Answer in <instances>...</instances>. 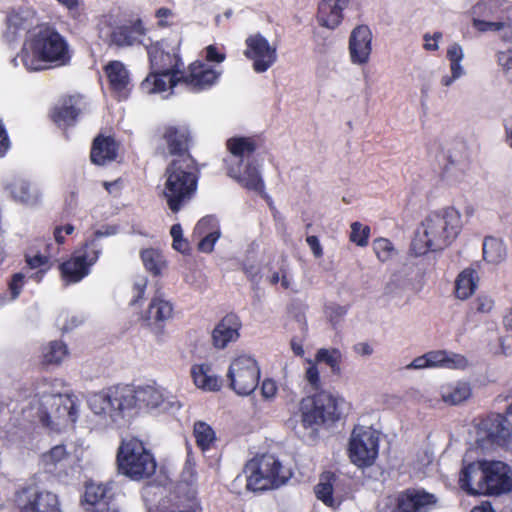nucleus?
I'll use <instances>...</instances> for the list:
<instances>
[{
    "mask_svg": "<svg viewBox=\"0 0 512 512\" xmlns=\"http://www.w3.org/2000/svg\"><path fill=\"white\" fill-rule=\"evenodd\" d=\"M163 197L168 208L179 212L196 195L200 169L193 156L174 158L164 172Z\"/></svg>",
    "mask_w": 512,
    "mask_h": 512,
    "instance_id": "1",
    "label": "nucleus"
},
{
    "mask_svg": "<svg viewBox=\"0 0 512 512\" xmlns=\"http://www.w3.org/2000/svg\"><path fill=\"white\" fill-rule=\"evenodd\" d=\"M421 226V243L416 240L412 243V250L416 255L441 251L450 246L459 236L463 223L460 212L449 206L429 213Z\"/></svg>",
    "mask_w": 512,
    "mask_h": 512,
    "instance_id": "2",
    "label": "nucleus"
},
{
    "mask_svg": "<svg viewBox=\"0 0 512 512\" xmlns=\"http://www.w3.org/2000/svg\"><path fill=\"white\" fill-rule=\"evenodd\" d=\"M258 148L256 137L234 136L226 141V149L234 159H225L227 175L243 188L263 193L265 184L257 161L252 158Z\"/></svg>",
    "mask_w": 512,
    "mask_h": 512,
    "instance_id": "3",
    "label": "nucleus"
},
{
    "mask_svg": "<svg viewBox=\"0 0 512 512\" xmlns=\"http://www.w3.org/2000/svg\"><path fill=\"white\" fill-rule=\"evenodd\" d=\"M345 400L328 391H321L300 402L301 421L297 434L305 440L314 441L319 429L326 423L338 421L344 410Z\"/></svg>",
    "mask_w": 512,
    "mask_h": 512,
    "instance_id": "4",
    "label": "nucleus"
},
{
    "mask_svg": "<svg viewBox=\"0 0 512 512\" xmlns=\"http://www.w3.org/2000/svg\"><path fill=\"white\" fill-rule=\"evenodd\" d=\"M88 404L105 425L131 417L139 407L136 389L130 386H114L95 393L89 398Z\"/></svg>",
    "mask_w": 512,
    "mask_h": 512,
    "instance_id": "5",
    "label": "nucleus"
},
{
    "mask_svg": "<svg viewBox=\"0 0 512 512\" xmlns=\"http://www.w3.org/2000/svg\"><path fill=\"white\" fill-rule=\"evenodd\" d=\"M28 54L23 61L26 66L39 70L40 63L66 65L71 55L66 39L54 28L44 27L27 41Z\"/></svg>",
    "mask_w": 512,
    "mask_h": 512,
    "instance_id": "6",
    "label": "nucleus"
},
{
    "mask_svg": "<svg viewBox=\"0 0 512 512\" xmlns=\"http://www.w3.org/2000/svg\"><path fill=\"white\" fill-rule=\"evenodd\" d=\"M246 488L257 492L278 488L285 484L290 472L272 454H262L250 459L243 468Z\"/></svg>",
    "mask_w": 512,
    "mask_h": 512,
    "instance_id": "7",
    "label": "nucleus"
},
{
    "mask_svg": "<svg viewBox=\"0 0 512 512\" xmlns=\"http://www.w3.org/2000/svg\"><path fill=\"white\" fill-rule=\"evenodd\" d=\"M116 461L120 473L135 481L150 478L157 466L152 453L142 441L134 437L122 440Z\"/></svg>",
    "mask_w": 512,
    "mask_h": 512,
    "instance_id": "8",
    "label": "nucleus"
},
{
    "mask_svg": "<svg viewBox=\"0 0 512 512\" xmlns=\"http://www.w3.org/2000/svg\"><path fill=\"white\" fill-rule=\"evenodd\" d=\"M115 232L113 227H107L105 231L97 230L94 237L88 239L74 252L72 257L59 265L63 280L67 283H77L90 273V268L98 261L101 248L97 240L100 237L111 235Z\"/></svg>",
    "mask_w": 512,
    "mask_h": 512,
    "instance_id": "9",
    "label": "nucleus"
},
{
    "mask_svg": "<svg viewBox=\"0 0 512 512\" xmlns=\"http://www.w3.org/2000/svg\"><path fill=\"white\" fill-rule=\"evenodd\" d=\"M38 417L43 426L60 429L76 421L77 401L70 395H43L40 400Z\"/></svg>",
    "mask_w": 512,
    "mask_h": 512,
    "instance_id": "10",
    "label": "nucleus"
},
{
    "mask_svg": "<svg viewBox=\"0 0 512 512\" xmlns=\"http://www.w3.org/2000/svg\"><path fill=\"white\" fill-rule=\"evenodd\" d=\"M438 497L424 489H407L385 497L379 503V512H431L437 507Z\"/></svg>",
    "mask_w": 512,
    "mask_h": 512,
    "instance_id": "11",
    "label": "nucleus"
},
{
    "mask_svg": "<svg viewBox=\"0 0 512 512\" xmlns=\"http://www.w3.org/2000/svg\"><path fill=\"white\" fill-rule=\"evenodd\" d=\"M379 438L371 427L357 426L349 440V457L358 467L371 466L378 455Z\"/></svg>",
    "mask_w": 512,
    "mask_h": 512,
    "instance_id": "12",
    "label": "nucleus"
},
{
    "mask_svg": "<svg viewBox=\"0 0 512 512\" xmlns=\"http://www.w3.org/2000/svg\"><path fill=\"white\" fill-rule=\"evenodd\" d=\"M260 370L256 360L242 355L235 358L228 369L229 387L240 396L251 394L257 387Z\"/></svg>",
    "mask_w": 512,
    "mask_h": 512,
    "instance_id": "13",
    "label": "nucleus"
},
{
    "mask_svg": "<svg viewBox=\"0 0 512 512\" xmlns=\"http://www.w3.org/2000/svg\"><path fill=\"white\" fill-rule=\"evenodd\" d=\"M149 68L162 72L181 73L183 62L180 56V41L161 39L145 45Z\"/></svg>",
    "mask_w": 512,
    "mask_h": 512,
    "instance_id": "14",
    "label": "nucleus"
},
{
    "mask_svg": "<svg viewBox=\"0 0 512 512\" xmlns=\"http://www.w3.org/2000/svg\"><path fill=\"white\" fill-rule=\"evenodd\" d=\"M15 503L20 512H61L58 496L50 491L27 487L16 493Z\"/></svg>",
    "mask_w": 512,
    "mask_h": 512,
    "instance_id": "15",
    "label": "nucleus"
},
{
    "mask_svg": "<svg viewBox=\"0 0 512 512\" xmlns=\"http://www.w3.org/2000/svg\"><path fill=\"white\" fill-rule=\"evenodd\" d=\"M244 56L252 61L256 73L266 72L277 61V48L260 33L249 35L245 40Z\"/></svg>",
    "mask_w": 512,
    "mask_h": 512,
    "instance_id": "16",
    "label": "nucleus"
},
{
    "mask_svg": "<svg viewBox=\"0 0 512 512\" xmlns=\"http://www.w3.org/2000/svg\"><path fill=\"white\" fill-rule=\"evenodd\" d=\"M156 137L166 144L170 155L176 158L192 156L190 153L192 135L188 126L165 124L157 128Z\"/></svg>",
    "mask_w": 512,
    "mask_h": 512,
    "instance_id": "17",
    "label": "nucleus"
},
{
    "mask_svg": "<svg viewBox=\"0 0 512 512\" xmlns=\"http://www.w3.org/2000/svg\"><path fill=\"white\" fill-rule=\"evenodd\" d=\"M220 72L201 61H195L188 67V72L181 70V84L192 92H201L211 88L218 80Z\"/></svg>",
    "mask_w": 512,
    "mask_h": 512,
    "instance_id": "18",
    "label": "nucleus"
},
{
    "mask_svg": "<svg viewBox=\"0 0 512 512\" xmlns=\"http://www.w3.org/2000/svg\"><path fill=\"white\" fill-rule=\"evenodd\" d=\"M37 14L29 6L13 8L6 15V29L3 37L7 42H14L22 33L30 31L36 24Z\"/></svg>",
    "mask_w": 512,
    "mask_h": 512,
    "instance_id": "19",
    "label": "nucleus"
},
{
    "mask_svg": "<svg viewBox=\"0 0 512 512\" xmlns=\"http://www.w3.org/2000/svg\"><path fill=\"white\" fill-rule=\"evenodd\" d=\"M83 105L82 96H65L50 110L49 117L59 128L67 129L76 124L82 113Z\"/></svg>",
    "mask_w": 512,
    "mask_h": 512,
    "instance_id": "20",
    "label": "nucleus"
},
{
    "mask_svg": "<svg viewBox=\"0 0 512 512\" xmlns=\"http://www.w3.org/2000/svg\"><path fill=\"white\" fill-rule=\"evenodd\" d=\"M485 495H499L512 489V471L501 461H485Z\"/></svg>",
    "mask_w": 512,
    "mask_h": 512,
    "instance_id": "21",
    "label": "nucleus"
},
{
    "mask_svg": "<svg viewBox=\"0 0 512 512\" xmlns=\"http://www.w3.org/2000/svg\"><path fill=\"white\" fill-rule=\"evenodd\" d=\"M469 167L467 149L464 143L458 142L448 150L441 176L447 180L460 182L464 179Z\"/></svg>",
    "mask_w": 512,
    "mask_h": 512,
    "instance_id": "22",
    "label": "nucleus"
},
{
    "mask_svg": "<svg viewBox=\"0 0 512 512\" xmlns=\"http://www.w3.org/2000/svg\"><path fill=\"white\" fill-rule=\"evenodd\" d=\"M109 83V89L118 100H126L131 92L130 74L125 65L118 60L108 62L103 68Z\"/></svg>",
    "mask_w": 512,
    "mask_h": 512,
    "instance_id": "23",
    "label": "nucleus"
},
{
    "mask_svg": "<svg viewBox=\"0 0 512 512\" xmlns=\"http://www.w3.org/2000/svg\"><path fill=\"white\" fill-rule=\"evenodd\" d=\"M372 33L367 25L354 28L349 38V53L354 64H366L372 51Z\"/></svg>",
    "mask_w": 512,
    "mask_h": 512,
    "instance_id": "24",
    "label": "nucleus"
},
{
    "mask_svg": "<svg viewBox=\"0 0 512 512\" xmlns=\"http://www.w3.org/2000/svg\"><path fill=\"white\" fill-rule=\"evenodd\" d=\"M485 461H477L464 466L460 472V487L471 495H485Z\"/></svg>",
    "mask_w": 512,
    "mask_h": 512,
    "instance_id": "25",
    "label": "nucleus"
},
{
    "mask_svg": "<svg viewBox=\"0 0 512 512\" xmlns=\"http://www.w3.org/2000/svg\"><path fill=\"white\" fill-rule=\"evenodd\" d=\"M146 28L140 18L130 21L129 24L118 25L110 33L111 45L117 47L133 46L141 44V38L145 36Z\"/></svg>",
    "mask_w": 512,
    "mask_h": 512,
    "instance_id": "26",
    "label": "nucleus"
},
{
    "mask_svg": "<svg viewBox=\"0 0 512 512\" xmlns=\"http://www.w3.org/2000/svg\"><path fill=\"white\" fill-rule=\"evenodd\" d=\"M349 3L350 0H321L317 11L319 25L328 29L337 28L343 21V12Z\"/></svg>",
    "mask_w": 512,
    "mask_h": 512,
    "instance_id": "27",
    "label": "nucleus"
},
{
    "mask_svg": "<svg viewBox=\"0 0 512 512\" xmlns=\"http://www.w3.org/2000/svg\"><path fill=\"white\" fill-rule=\"evenodd\" d=\"M180 74L181 73L162 72L150 69L149 74L141 82L140 88L147 94L165 92L181 83Z\"/></svg>",
    "mask_w": 512,
    "mask_h": 512,
    "instance_id": "28",
    "label": "nucleus"
},
{
    "mask_svg": "<svg viewBox=\"0 0 512 512\" xmlns=\"http://www.w3.org/2000/svg\"><path fill=\"white\" fill-rule=\"evenodd\" d=\"M119 144L113 136L98 134L91 146L90 160L93 164L102 166L117 158Z\"/></svg>",
    "mask_w": 512,
    "mask_h": 512,
    "instance_id": "29",
    "label": "nucleus"
},
{
    "mask_svg": "<svg viewBox=\"0 0 512 512\" xmlns=\"http://www.w3.org/2000/svg\"><path fill=\"white\" fill-rule=\"evenodd\" d=\"M194 231L202 236V239L198 243V250L203 253H211L221 235L217 218L212 215L201 218L197 222Z\"/></svg>",
    "mask_w": 512,
    "mask_h": 512,
    "instance_id": "30",
    "label": "nucleus"
},
{
    "mask_svg": "<svg viewBox=\"0 0 512 512\" xmlns=\"http://www.w3.org/2000/svg\"><path fill=\"white\" fill-rule=\"evenodd\" d=\"M482 429L486 437L494 444L505 445L511 437V426L505 417L496 414L483 421Z\"/></svg>",
    "mask_w": 512,
    "mask_h": 512,
    "instance_id": "31",
    "label": "nucleus"
},
{
    "mask_svg": "<svg viewBox=\"0 0 512 512\" xmlns=\"http://www.w3.org/2000/svg\"><path fill=\"white\" fill-rule=\"evenodd\" d=\"M190 373L195 386L203 391L217 392L222 387L220 378L213 373L211 367L207 364H194Z\"/></svg>",
    "mask_w": 512,
    "mask_h": 512,
    "instance_id": "32",
    "label": "nucleus"
},
{
    "mask_svg": "<svg viewBox=\"0 0 512 512\" xmlns=\"http://www.w3.org/2000/svg\"><path fill=\"white\" fill-rule=\"evenodd\" d=\"M479 276L475 269L468 267L462 270L455 279L454 294L460 300L470 298L476 291Z\"/></svg>",
    "mask_w": 512,
    "mask_h": 512,
    "instance_id": "33",
    "label": "nucleus"
},
{
    "mask_svg": "<svg viewBox=\"0 0 512 512\" xmlns=\"http://www.w3.org/2000/svg\"><path fill=\"white\" fill-rule=\"evenodd\" d=\"M441 399L448 405H459L472 396V388L468 382L457 381L441 387Z\"/></svg>",
    "mask_w": 512,
    "mask_h": 512,
    "instance_id": "34",
    "label": "nucleus"
},
{
    "mask_svg": "<svg viewBox=\"0 0 512 512\" xmlns=\"http://www.w3.org/2000/svg\"><path fill=\"white\" fill-rule=\"evenodd\" d=\"M430 367H444L448 369H463L468 365L467 359L460 355L446 351H432L426 353Z\"/></svg>",
    "mask_w": 512,
    "mask_h": 512,
    "instance_id": "35",
    "label": "nucleus"
},
{
    "mask_svg": "<svg viewBox=\"0 0 512 512\" xmlns=\"http://www.w3.org/2000/svg\"><path fill=\"white\" fill-rule=\"evenodd\" d=\"M337 482V476L332 472H324L320 475L319 482L314 488L317 499L329 507H335L339 504L334 497V486Z\"/></svg>",
    "mask_w": 512,
    "mask_h": 512,
    "instance_id": "36",
    "label": "nucleus"
},
{
    "mask_svg": "<svg viewBox=\"0 0 512 512\" xmlns=\"http://www.w3.org/2000/svg\"><path fill=\"white\" fill-rule=\"evenodd\" d=\"M240 325L238 322H218L212 331L213 344L217 348H225L230 342L239 337Z\"/></svg>",
    "mask_w": 512,
    "mask_h": 512,
    "instance_id": "37",
    "label": "nucleus"
},
{
    "mask_svg": "<svg viewBox=\"0 0 512 512\" xmlns=\"http://www.w3.org/2000/svg\"><path fill=\"white\" fill-rule=\"evenodd\" d=\"M69 355L67 345L61 341H51L42 350V363L46 366H58Z\"/></svg>",
    "mask_w": 512,
    "mask_h": 512,
    "instance_id": "38",
    "label": "nucleus"
},
{
    "mask_svg": "<svg viewBox=\"0 0 512 512\" xmlns=\"http://www.w3.org/2000/svg\"><path fill=\"white\" fill-rule=\"evenodd\" d=\"M140 256L147 271L154 276L161 275L166 262L159 250L153 248L143 249Z\"/></svg>",
    "mask_w": 512,
    "mask_h": 512,
    "instance_id": "39",
    "label": "nucleus"
},
{
    "mask_svg": "<svg viewBox=\"0 0 512 512\" xmlns=\"http://www.w3.org/2000/svg\"><path fill=\"white\" fill-rule=\"evenodd\" d=\"M506 249L501 241L493 237L485 238L483 242V258L485 261L498 264L504 260Z\"/></svg>",
    "mask_w": 512,
    "mask_h": 512,
    "instance_id": "40",
    "label": "nucleus"
},
{
    "mask_svg": "<svg viewBox=\"0 0 512 512\" xmlns=\"http://www.w3.org/2000/svg\"><path fill=\"white\" fill-rule=\"evenodd\" d=\"M146 320H169L173 315V305L162 298L154 297L148 307Z\"/></svg>",
    "mask_w": 512,
    "mask_h": 512,
    "instance_id": "41",
    "label": "nucleus"
},
{
    "mask_svg": "<svg viewBox=\"0 0 512 512\" xmlns=\"http://www.w3.org/2000/svg\"><path fill=\"white\" fill-rule=\"evenodd\" d=\"M112 487L110 483L87 482L85 486L84 501L95 505L109 496Z\"/></svg>",
    "mask_w": 512,
    "mask_h": 512,
    "instance_id": "42",
    "label": "nucleus"
},
{
    "mask_svg": "<svg viewBox=\"0 0 512 512\" xmlns=\"http://www.w3.org/2000/svg\"><path fill=\"white\" fill-rule=\"evenodd\" d=\"M67 457L68 453L65 446L56 445L41 455V464L46 471L53 472Z\"/></svg>",
    "mask_w": 512,
    "mask_h": 512,
    "instance_id": "43",
    "label": "nucleus"
},
{
    "mask_svg": "<svg viewBox=\"0 0 512 512\" xmlns=\"http://www.w3.org/2000/svg\"><path fill=\"white\" fill-rule=\"evenodd\" d=\"M12 197L21 203H30L35 200L31 184L23 179L15 180L10 184Z\"/></svg>",
    "mask_w": 512,
    "mask_h": 512,
    "instance_id": "44",
    "label": "nucleus"
},
{
    "mask_svg": "<svg viewBox=\"0 0 512 512\" xmlns=\"http://www.w3.org/2000/svg\"><path fill=\"white\" fill-rule=\"evenodd\" d=\"M138 406L140 403H143L145 406L150 408H158L163 404V395L162 393L151 386L142 387L136 389Z\"/></svg>",
    "mask_w": 512,
    "mask_h": 512,
    "instance_id": "45",
    "label": "nucleus"
},
{
    "mask_svg": "<svg viewBox=\"0 0 512 512\" xmlns=\"http://www.w3.org/2000/svg\"><path fill=\"white\" fill-rule=\"evenodd\" d=\"M342 360V354L337 348H320L316 355L315 361L316 364L320 362H324L327 364L333 372H338L340 370V362Z\"/></svg>",
    "mask_w": 512,
    "mask_h": 512,
    "instance_id": "46",
    "label": "nucleus"
},
{
    "mask_svg": "<svg viewBox=\"0 0 512 512\" xmlns=\"http://www.w3.org/2000/svg\"><path fill=\"white\" fill-rule=\"evenodd\" d=\"M194 436L197 445L204 451L209 449L215 440L213 429L205 422H196L194 425Z\"/></svg>",
    "mask_w": 512,
    "mask_h": 512,
    "instance_id": "47",
    "label": "nucleus"
},
{
    "mask_svg": "<svg viewBox=\"0 0 512 512\" xmlns=\"http://www.w3.org/2000/svg\"><path fill=\"white\" fill-rule=\"evenodd\" d=\"M373 250L381 262L391 260L396 255L393 243L386 238H377L373 241Z\"/></svg>",
    "mask_w": 512,
    "mask_h": 512,
    "instance_id": "48",
    "label": "nucleus"
},
{
    "mask_svg": "<svg viewBox=\"0 0 512 512\" xmlns=\"http://www.w3.org/2000/svg\"><path fill=\"white\" fill-rule=\"evenodd\" d=\"M370 227L356 221L351 224L349 240L360 247H366L369 243Z\"/></svg>",
    "mask_w": 512,
    "mask_h": 512,
    "instance_id": "49",
    "label": "nucleus"
},
{
    "mask_svg": "<svg viewBox=\"0 0 512 512\" xmlns=\"http://www.w3.org/2000/svg\"><path fill=\"white\" fill-rule=\"evenodd\" d=\"M196 463L190 456L187 457L185 465L180 475V483L189 487H194L197 483Z\"/></svg>",
    "mask_w": 512,
    "mask_h": 512,
    "instance_id": "50",
    "label": "nucleus"
},
{
    "mask_svg": "<svg viewBox=\"0 0 512 512\" xmlns=\"http://www.w3.org/2000/svg\"><path fill=\"white\" fill-rule=\"evenodd\" d=\"M306 362L309 366L305 371L304 378L312 389L318 390L321 387V378L317 364L310 359L306 360Z\"/></svg>",
    "mask_w": 512,
    "mask_h": 512,
    "instance_id": "51",
    "label": "nucleus"
},
{
    "mask_svg": "<svg viewBox=\"0 0 512 512\" xmlns=\"http://www.w3.org/2000/svg\"><path fill=\"white\" fill-rule=\"evenodd\" d=\"M473 27L480 32L500 31L505 27V23L503 21H488L473 18Z\"/></svg>",
    "mask_w": 512,
    "mask_h": 512,
    "instance_id": "52",
    "label": "nucleus"
},
{
    "mask_svg": "<svg viewBox=\"0 0 512 512\" xmlns=\"http://www.w3.org/2000/svg\"><path fill=\"white\" fill-rule=\"evenodd\" d=\"M497 6V0H481L474 6V14L489 18Z\"/></svg>",
    "mask_w": 512,
    "mask_h": 512,
    "instance_id": "53",
    "label": "nucleus"
},
{
    "mask_svg": "<svg viewBox=\"0 0 512 512\" xmlns=\"http://www.w3.org/2000/svg\"><path fill=\"white\" fill-rule=\"evenodd\" d=\"M494 307V300L487 295H479L472 303V310L478 313H489Z\"/></svg>",
    "mask_w": 512,
    "mask_h": 512,
    "instance_id": "54",
    "label": "nucleus"
},
{
    "mask_svg": "<svg viewBox=\"0 0 512 512\" xmlns=\"http://www.w3.org/2000/svg\"><path fill=\"white\" fill-rule=\"evenodd\" d=\"M25 276L22 273H15L8 282V289L12 299H16L24 286Z\"/></svg>",
    "mask_w": 512,
    "mask_h": 512,
    "instance_id": "55",
    "label": "nucleus"
},
{
    "mask_svg": "<svg viewBox=\"0 0 512 512\" xmlns=\"http://www.w3.org/2000/svg\"><path fill=\"white\" fill-rule=\"evenodd\" d=\"M26 262L31 269L41 268L39 273L44 274L49 269V257L41 254L27 256Z\"/></svg>",
    "mask_w": 512,
    "mask_h": 512,
    "instance_id": "56",
    "label": "nucleus"
},
{
    "mask_svg": "<svg viewBox=\"0 0 512 512\" xmlns=\"http://www.w3.org/2000/svg\"><path fill=\"white\" fill-rule=\"evenodd\" d=\"M147 287V280L141 279L140 281H137L133 285V292L134 295L130 301L131 306H136L140 303L141 300H143L145 296V291Z\"/></svg>",
    "mask_w": 512,
    "mask_h": 512,
    "instance_id": "57",
    "label": "nucleus"
},
{
    "mask_svg": "<svg viewBox=\"0 0 512 512\" xmlns=\"http://www.w3.org/2000/svg\"><path fill=\"white\" fill-rule=\"evenodd\" d=\"M205 59L208 62L221 63L225 60L226 55L220 52L215 45H209L205 48Z\"/></svg>",
    "mask_w": 512,
    "mask_h": 512,
    "instance_id": "58",
    "label": "nucleus"
},
{
    "mask_svg": "<svg viewBox=\"0 0 512 512\" xmlns=\"http://www.w3.org/2000/svg\"><path fill=\"white\" fill-rule=\"evenodd\" d=\"M497 62L505 72L512 69V48L497 53Z\"/></svg>",
    "mask_w": 512,
    "mask_h": 512,
    "instance_id": "59",
    "label": "nucleus"
},
{
    "mask_svg": "<svg viewBox=\"0 0 512 512\" xmlns=\"http://www.w3.org/2000/svg\"><path fill=\"white\" fill-rule=\"evenodd\" d=\"M173 15L171 9L166 7H161L156 10L155 16L158 19L157 25L161 28H166L170 26L168 19Z\"/></svg>",
    "mask_w": 512,
    "mask_h": 512,
    "instance_id": "60",
    "label": "nucleus"
},
{
    "mask_svg": "<svg viewBox=\"0 0 512 512\" xmlns=\"http://www.w3.org/2000/svg\"><path fill=\"white\" fill-rule=\"evenodd\" d=\"M277 386L276 383L271 379H265L262 382L261 393L264 398L271 399L276 395Z\"/></svg>",
    "mask_w": 512,
    "mask_h": 512,
    "instance_id": "61",
    "label": "nucleus"
},
{
    "mask_svg": "<svg viewBox=\"0 0 512 512\" xmlns=\"http://www.w3.org/2000/svg\"><path fill=\"white\" fill-rule=\"evenodd\" d=\"M463 56L462 47L457 43L451 45L447 50V58L450 62H461Z\"/></svg>",
    "mask_w": 512,
    "mask_h": 512,
    "instance_id": "62",
    "label": "nucleus"
},
{
    "mask_svg": "<svg viewBox=\"0 0 512 512\" xmlns=\"http://www.w3.org/2000/svg\"><path fill=\"white\" fill-rule=\"evenodd\" d=\"M306 242L316 258H320L323 256V249L317 236H307Z\"/></svg>",
    "mask_w": 512,
    "mask_h": 512,
    "instance_id": "63",
    "label": "nucleus"
},
{
    "mask_svg": "<svg viewBox=\"0 0 512 512\" xmlns=\"http://www.w3.org/2000/svg\"><path fill=\"white\" fill-rule=\"evenodd\" d=\"M442 37V33L435 32L433 36L429 34L424 35V48L428 51H436L438 49V40Z\"/></svg>",
    "mask_w": 512,
    "mask_h": 512,
    "instance_id": "64",
    "label": "nucleus"
}]
</instances>
